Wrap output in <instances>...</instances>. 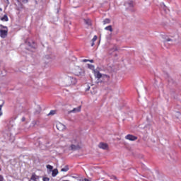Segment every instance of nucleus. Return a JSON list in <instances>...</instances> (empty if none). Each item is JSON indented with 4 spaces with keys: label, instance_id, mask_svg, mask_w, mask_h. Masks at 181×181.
Returning a JSON list of instances; mask_svg holds the SVG:
<instances>
[{
    "label": "nucleus",
    "instance_id": "c85d7f7f",
    "mask_svg": "<svg viewBox=\"0 0 181 181\" xmlns=\"http://www.w3.org/2000/svg\"><path fill=\"white\" fill-rule=\"evenodd\" d=\"M82 62H83V63H87V62H88V59H83Z\"/></svg>",
    "mask_w": 181,
    "mask_h": 181
},
{
    "label": "nucleus",
    "instance_id": "7ed1b4c3",
    "mask_svg": "<svg viewBox=\"0 0 181 181\" xmlns=\"http://www.w3.org/2000/svg\"><path fill=\"white\" fill-rule=\"evenodd\" d=\"M72 145H71V149L72 151H76V149H80V144H78V140L77 139L72 140Z\"/></svg>",
    "mask_w": 181,
    "mask_h": 181
},
{
    "label": "nucleus",
    "instance_id": "1a4fd4ad",
    "mask_svg": "<svg viewBox=\"0 0 181 181\" xmlns=\"http://www.w3.org/2000/svg\"><path fill=\"white\" fill-rule=\"evenodd\" d=\"M81 111V106H79L74 108L72 110L69 111V113L71 114V112H73L74 114H76V112H80Z\"/></svg>",
    "mask_w": 181,
    "mask_h": 181
},
{
    "label": "nucleus",
    "instance_id": "39448f33",
    "mask_svg": "<svg viewBox=\"0 0 181 181\" xmlns=\"http://www.w3.org/2000/svg\"><path fill=\"white\" fill-rule=\"evenodd\" d=\"M74 73L76 76H84V70L80 68V66H76L74 69Z\"/></svg>",
    "mask_w": 181,
    "mask_h": 181
},
{
    "label": "nucleus",
    "instance_id": "a211bd4d",
    "mask_svg": "<svg viewBox=\"0 0 181 181\" xmlns=\"http://www.w3.org/2000/svg\"><path fill=\"white\" fill-rule=\"evenodd\" d=\"M69 170V167L65 166L64 168L61 169V172H67Z\"/></svg>",
    "mask_w": 181,
    "mask_h": 181
},
{
    "label": "nucleus",
    "instance_id": "4be33fe9",
    "mask_svg": "<svg viewBox=\"0 0 181 181\" xmlns=\"http://www.w3.org/2000/svg\"><path fill=\"white\" fill-rule=\"evenodd\" d=\"M180 115H181V114H180L179 112H175V117H176L177 118H179V117H180Z\"/></svg>",
    "mask_w": 181,
    "mask_h": 181
},
{
    "label": "nucleus",
    "instance_id": "2f4dec72",
    "mask_svg": "<svg viewBox=\"0 0 181 181\" xmlns=\"http://www.w3.org/2000/svg\"><path fill=\"white\" fill-rule=\"evenodd\" d=\"M91 46H94V42L92 41Z\"/></svg>",
    "mask_w": 181,
    "mask_h": 181
},
{
    "label": "nucleus",
    "instance_id": "ddd939ff",
    "mask_svg": "<svg viewBox=\"0 0 181 181\" xmlns=\"http://www.w3.org/2000/svg\"><path fill=\"white\" fill-rule=\"evenodd\" d=\"M84 22L88 26H91V20L90 18L84 19Z\"/></svg>",
    "mask_w": 181,
    "mask_h": 181
},
{
    "label": "nucleus",
    "instance_id": "0eeeda50",
    "mask_svg": "<svg viewBox=\"0 0 181 181\" xmlns=\"http://www.w3.org/2000/svg\"><path fill=\"white\" fill-rule=\"evenodd\" d=\"M57 128L58 131H64V129H66V126L62 123L58 122L57 124Z\"/></svg>",
    "mask_w": 181,
    "mask_h": 181
},
{
    "label": "nucleus",
    "instance_id": "5701e85b",
    "mask_svg": "<svg viewBox=\"0 0 181 181\" xmlns=\"http://www.w3.org/2000/svg\"><path fill=\"white\" fill-rule=\"evenodd\" d=\"M88 68L90 69V70H93L94 69V65H91V64H88Z\"/></svg>",
    "mask_w": 181,
    "mask_h": 181
},
{
    "label": "nucleus",
    "instance_id": "9b49d317",
    "mask_svg": "<svg viewBox=\"0 0 181 181\" xmlns=\"http://www.w3.org/2000/svg\"><path fill=\"white\" fill-rule=\"evenodd\" d=\"M52 176L53 177H56V176H57V175L59 174V170L57 169H54L52 170Z\"/></svg>",
    "mask_w": 181,
    "mask_h": 181
},
{
    "label": "nucleus",
    "instance_id": "aec40b11",
    "mask_svg": "<svg viewBox=\"0 0 181 181\" xmlns=\"http://www.w3.org/2000/svg\"><path fill=\"white\" fill-rule=\"evenodd\" d=\"M2 107H3V105H0V117H2V115H3V112H2Z\"/></svg>",
    "mask_w": 181,
    "mask_h": 181
},
{
    "label": "nucleus",
    "instance_id": "473e14b6",
    "mask_svg": "<svg viewBox=\"0 0 181 181\" xmlns=\"http://www.w3.org/2000/svg\"><path fill=\"white\" fill-rule=\"evenodd\" d=\"M7 3L9 4V0H6Z\"/></svg>",
    "mask_w": 181,
    "mask_h": 181
},
{
    "label": "nucleus",
    "instance_id": "20e7f679",
    "mask_svg": "<svg viewBox=\"0 0 181 181\" xmlns=\"http://www.w3.org/2000/svg\"><path fill=\"white\" fill-rule=\"evenodd\" d=\"M93 73H94L95 77L96 78H107V79L110 78L109 76H107L106 74H102L98 71H93Z\"/></svg>",
    "mask_w": 181,
    "mask_h": 181
},
{
    "label": "nucleus",
    "instance_id": "f03ea898",
    "mask_svg": "<svg viewBox=\"0 0 181 181\" xmlns=\"http://www.w3.org/2000/svg\"><path fill=\"white\" fill-rule=\"evenodd\" d=\"M8 27L0 25V37H1V39H5V37L8 36Z\"/></svg>",
    "mask_w": 181,
    "mask_h": 181
},
{
    "label": "nucleus",
    "instance_id": "dca6fc26",
    "mask_svg": "<svg viewBox=\"0 0 181 181\" xmlns=\"http://www.w3.org/2000/svg\"><path fill=\"white\" fill-rule=\"evenodd\" d=\"M105 30H109V32H112V25H108L105 27Z\"/></svg>",
    "mask_w": 181,
    "mask_h": 181
},
{
    "label": "nucleus",
    "instance_id": "393cba45",
    "mask_svg": "<svg viewBox=\"0 0 181 181\" xmlns=\"http://www.w3.org/2000/svg\"><path fill=\"white\" fill-rule=\"evenodd\" d=\"M16 1L18 4L20 8H22V4L21 3V1L19 0H16Z\"/></svg>",
    "mask_w": 181,
    "mask_h": 181
},
{
    "label": "nucleus",
    "instance_id": "f704fd0d",
    "mask_svg": "<svg viewBox=\"0 0 181 181\" xmlns=\"http://www.w3.org/2000/svg\"><path fill=\"white\" fill-rule=\"evenodd\" d=\"M0 11H2V8H0Z\"/></svg>",
    "mask_w": 181,
    "mask_h": 181
},
{
    "label": "nucleus",
    "instance_id": "6ab92c4d",
    "mask_svg": "<svg viewBox=\"0 0 181 181\" xmlns=\"http://www.w3.org/2000/svg\"><path fill=\"white\" fill-rule=\"evenodd\" d=\"M56 114V110H51L48 115H54Z\"/></svg>",
    "mask_w": 181,
    "mask_h": 181
},
{
    "label": "nucleus",
    "instance_id": "72a5a7b5",
    "mask_svg": "<svg viewBox=\"0 0 181 181\" xmlns=\"http://www.w3.org/2000/svg\"><path fill=\"white\" fill-rule=\"evenodd\" d=\"M90 89V88H88L86 90H88Z\"/></svg>",
    "mask_w": 181,
    "mask_h": 181
},
{
    "label": "nucleus",
    "instance_id": "4468645a",
    "mask_svg": "<svg viewBox=\"0 0 181 181\" xmlns=\"http://www.w3.org/2000/svg\"><path fill=\"white\" fill-rule=\"evenodd\" d=\"M1 20L3 21V22H8V21H9V18H8V16L7 15H4L1 18Z\"/></svg>",
    "mask_w": 181,
    "mask_h": 181
},
{
    "label": "nucleus",
    "instance_id": "7c9ffc66",
    "mask_svg": "<svg viewBox=\"0 0 181 181\" xmlns=\"http://www.w3.org/2000/svg\"><path fill=\"white\" fill-rule=\"evenodd\" d=\"M88 62H90V63H94V60L93 59L88 60Z\"/></svg>",
    "mask_w": 181,
    "mask_h": 181
},
{
    "label": "nucleus",
    "instance_id": "6e6552de",
    "mask_svg": "<svg viewBox=\"0 0 181 181\" xmlns=\"http://www.w3.org/2000/svg\"><path fill=\"white\" fill-rule=\"evenodd\" d=\"M125 139H128L129 141H136L138 139V137L132 134H128L125 136Z\"/></svg>",
    "mask_w": 181,
    "mask_h": 181
},
{
    "label": "nucleus",
    "instance_id": "b1692460",
    "mask_svg": "<svg viewBox=\"0 0 181 181\" xmlns=\"http://www.w3.org/2000/svg\"><path fill=\"white\" fill-rule=\"evenodd\" d=\"M161 6H162V8H163L164 11H166V6L165 5L164 3L161 4Z\"/></svg>",
    "mask_w": 181,
    "mask_h": 181
},
{
    "label": "nucleus",
    "instance_id": "9d476101",
    "mask_svg": "<svg viewBox=\"0 0 181 181\" xmlns=\"http://www.w3.org/2000/svg\"><path fill=\"white\" fill-rule=\"evenodd\" d=\"M98 147L100 148V149H108V145L105 143H100Z\"/></svg>",
    "mask_w": 181,
    "mask_h": 181
},
{
    "label": "nucleus",
    "instance_id": "f257e3e1",
    "mask_svg": "<svg viewBox=\"0 0 181 181\" xmlns=\"http://www.w3.org/2000/svg\"><path fill=\"white\" fill-rule=\"evenodd\" d=\"M64 83L67 87L74 86L77 83V79L73 76H66L64 79Z\"/></svg>",
    "mask_w": 181,
    "mask_h": 181
},
{
    "label": "nucleus",
    "instance_id": "f3484780",
    "mask_svg": "<svg viewBox=\"0 0 181 181\" xmlns=\"http://www.w3.org/2000/svg\"><path fill=\"white\" fill-rule=\"evenodd\" d=\"M30 180H33V181H37V177L36 176V175L33 174V175L31 176Z\"/></svg>",
    "mask_w": 181,
    "mask_h": 181
},
{
    "label": "nucleus",
    "instance_id": "bb28decb",
    "mask_svg": "<svg viewBox=\"0 0 181 181\" xmlns=\"http://www.w3.org/2000/svg\"><path fill=\"white\" fill-rule=\"evenodd\" d=\"M97 40V35H95L93 38L92 39V42H95Z\"/></svg>",
    "mask_w": 181,
    "mask_h": 181
},
{
    "label": "nucleus",
    "instance_id": "f8f14e48",
    "mask_svg": "<svg viewBox=\"0 0 181 181\" xmlns=\"http://www.w3.org/2000/svg\"><path fill=\"white\" fill-rule=\"evenodd\" d=\"M124 6H129V8H132L133 4L132 1H126L124 3Z\"/></svg>",
    "mask_w": 181,
    "mask_h": 181
},
{
    "label": "nucleus",
    "instance_id": "423d86ee",
    "mask_svg": "<svg viewBox=\"0 0 181 181\" xmlns=\"http://www.w3.org/2000/svg\"><path fill=\"white\" fill-rule=\"evenodd\" d=\"M163 42H164V45H168V43H169V42H170V45H173V42H175V40L169 38L168 37L164 36L163 37Z\"/></svg>",
    "mask_w": 181,
    "mask_h": 181
},
{
    "label": "nucleus",
    "instance_id": "2eb2a0df",
    "mask_svg": "<svg viewBox=\"0 0 181 181\" xmlns=\"http://www.w3.org/2000/svg\"><path fill=\"white\" fill-rule=\"evenodd\" d=\"M108 23H111V20L109 18H105L103 21V25H108Z\"/></svg>",
    "mask_w": 181,
    "mask_h": 181
},
{
    "label": "nucleus",
    "instance_id": "cd10ccee",
    "mask_svg": "<svg viewBox=\"0 0 181 181\" xmlns=\"http://www.w3.org/2000/svg\"><path fill=\"white\" fill-rule=\"evenodd\" d=\"M29 0H23V4H28Z\"/></svg>",
    "mask_w": 181,
    "mask_h": 181
},
{
    "label": "nucleus",
    "instance_id": "c9c22d12",
    "mask_svg": "<svg viewBox=\"0 0 181 181\" xmlns=\"http://www.w3.org/2000/svg\"><path fill=\"white\" fill-rule=\"evenodd\" d=\"M0 170H1V168H0Z\"/></svg>",
    "mask_w": 181,
    "mask_h": 181
},
{
    "label": "nucleus",
    "instance_id": "412c9836",
    "mask_svg": "<svg viewBox=\"0 0 181 181\" xmlns=\"http://www.w3.org/2000/svg\"><path fill=\"white\" fill-rule=\"evenodd\" d=\"M47 169H49V170H53V166L50 165H47Z\"/></svg>",
    "mask_w": 181,
    "mask_h": 181
},
{
    "label": "nucleus",
    "instance_id": "c756f323",
    "mask_svg": "<svg viewBox=\"0 0 181 181\" xmlns=\"http://www.w3.org/2000/svg\"><path fill=\"white\" fill-rule=\"evenodd\" d=\"M0 181H4V177L2 175H0Z\"/></svg>",
    "mask_w": 181,
    "mask_h": 181
},
{
    "label": "nucleus",
    "instance_id": "a878e982",
    "mask_svg": "<svg viewBox=\"0 0 181 181\" xmlns=\"http://www.w3.org/2000/svg\"><path fill=\"white\" fill-rule=\"evenodd\" d=\"M42 180L43 181H49V180H50V178L45 177H43Z\"/></svg>",
    "mask_w": 181,
    "mask_h": 181
}]
</instances>
